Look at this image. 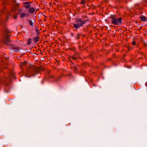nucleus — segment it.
I'll list each match as a JSON object with an SVG mask.
<instances>
[{
	"instance_id": "f257e3e1",
	"label": "nucleus",
	"mask_w": 147,
	"mask_h": 147,
	"mask_svg": "<svg viewBox=\"0 0 147 147\" xmlns=\"http://www.w3.org/2000/svg\"><path fill=\"white\" fill-rule=\"evenodd\" d=\"M111 23L115 25H120L122 22V18H117L115 15H112L111 17Z\"/></svg>"
},
{
	"instance_id": "f03ea898",
	"label": "nucleus",
	"mask_w": 147,
	"mask_h": 147,
	"mask_svg": "<svg viewBox=\"0 0 147 147\" xmlns=\"http://www.w3.org/2000/svg\"><path fill=\"white\" fill-rule=\"evenodd\" d=\"M76 23L73 24L74 27L76 29L79 28L80 27L82 26L87 21L86 20H82L81 18L76 19Z\"/></svg>"
},
{
	"instance_id": "7ed1b4c3",
	"label": "nucleus",
	"mask_w": 147,
	"mask_h": 147,
	"mask_svg": "<svg viewBox=\"0 0 147 147\" xmlns=\"http://www.w3.org/2000/svg\"><path fill=\"white\" fill-rule=\"evenodd\" d=\"M27 70L28 72H34L35 74H36L39 72L40 69L34 65L29 64L28 67L27 68Z\"/></svg>"
},
{
	"instance_id": "20e7f679",
	"label": "nucleus",
	"mask_w": 147,
	"mask_h": 147,
	"mask_svg": "<svg viewBox=\"0 0 147 147\" xmlns=\"http://www.w3.org/2000/svg\"><path fill=\"white\" fill-rule=\"evenodd\" d=\"M7 32H6V36L4 39V42L5 44L11 46H13V41H11L9 39V35L7 34Z\"/></svg>"
},
{
	"instance_id": "39448f33",
	"label": "nucleus",
	"mask_w": 147,
	"mask_h": 147,
	"mask_svg": "<svg viewBox=\"0 0 147 147\" xmlns=\"http://www.w3.org/2000/svg\"><path fill=\"white\" fill-rule=\"evenodd\" d=\"M24 5H25L24 7L26 9H28L30 7V3L28 2H26L23 3Z\"/></svg>"
},
{
	"instance_id": "423d86ee",
	"label": "nucleus",
	"mask_w": 147,
	"mask_h": 147,
	"mask_svg": "<svg viewBox=\"0 0 147 147\" xmlns=\"http://www.w3.org/2000/svg\"><path fill=\"white\" fill-rule=\"evenodd\" d=\"M36 9V7H30L28 9V12L29 13L33 14L34 13Z\"/></svg>"
},
{
	"instance_id": "0eeeda50",
	"label": "nucleus",
	"mask_w": 147,
	"mask_h": 147,
	"mask_svg": "<svg viewBox=\"0 0 147 147\" xmlns=\"http://www.w3.org/2000/svg\"><path fill=\"white\" fill-rule=\"evenodd\" d=\"M28 22V23L30 25L32 26H33L34 25V21L33 19H31L30 20H27Z\"/></svg>"
},
{
	"instance_id": "6e6552de",
	"label": "nucleus",
	"mask_w": 147,
	"mask_h": 147,
	"mask_svg": "<svg viewBox=\"0 0 147 147\" xmlns=\"http://www.w3.org/2000/svg\"><path fill=\"white\" fill-rule=\"evenodd\" d=\"M28 16V14L26 13L25 12H24L20 13V17L21 18H23L24 17H25L26 16Z\"/></svg>"
},
{
	"instance_id": "1a4fd4ad",
	"label": "nucleus",
	"mask_w": 147,
	"mask_h": 147,
	"mask_svg": "<svg viewBox=\"0 0 147 147\" xmlns=\"http://www.w3.org/2000/svg\"><path fill=\"white\" fill-rule=\"evenodd\" d=\"M40 38L38 36H35L32 38V40H34L35 43H36L39 40Z\"/></svg>"
},
{
	"instance_id": "9d476101",
	"label": "nucleus",
	"mask_w": 147,
	"mask_h": 147,
	"mask_svg": "<svg viewBox=\"0 0 147 147\" xmlns=\"http://www.w3.org/2000/svg\"><path fill=\"white\" fill-rule=\"evenodd\" d=\"M140 18L143 22H145L147 20V18L144 16H142L140 17Z\"/></svg>"
},
{
	"instance_id": "9b49d317",
	"label": "nucleus",
	"mask_w": 147,
	"mask_h": 147,
	"mask_svg": "<svg viewBox=\"0 0 147 147\" xmlns=\"http://www.w3.org/2000/svg\"><path fill=\"white\" fill-rule=\"evenodd\" d=\"M12 48L15 51H17L19 50V48L16 46H14Z\"/></svg>"
},
{
	"instance_id": "f8f14e48",
	"label": "nucleus",
	"mask_w": 147,
	"mask_h": 147,
	"mask_svg": "<svg viewBox=\"0 0 147 147\" xmlns=\"http://www.w3.org/2000/svg\"><path fill=\"white\" fill-rule=\"evenodd\" d=\"M32 39L31 38H29L28 40V41L27 42V44L28 45H30L32 43Z\"/></svg>"
},
{
	"instance_id": "ddd939ff",
	"label": "nucleus",
	"mask_w": 147,
	"mask_h": 147,
	"mask_svg": "<svg viewBox=\"0 0 147 147\" xmlns=\"http://www.w3.org/2000/svg\"><path fill=\"white\" fill-rule=\"evenodd\" d=\"M26 63H27V65L28 64V63L27 61H24L23 62H22L21 64V66H24L26 64Z\"/></svg>"
},
{
	"instance_id": "4468645a",
	"label": "nucleus",
	"mask_w": 147,
	"mask_h": 147,
	"mask_svg": "<svg viewBox=\"0 0 147 147\" xmlns=\"http://www.w3.org/2000/svg\"><path fill=\"white\" fill-rule=\"evenodd\" d=\"M10 76L13 78H15V76L13 73L10 74Z\"/></svg>"
},
{
	"instance_id": "2eb2a0df",
	"label": "nucleus",
	"mask_w": 147,
	"mask_h": 147,
	"mask_svg": "<svg viewBox=\"0 0 147 147\" xmlns=\"http://www.w3.org/2000/svg\"><path fill=\"white\" fill-rule=\"evenodd\" d=\"M81 3L82 4H84L85 3V0H82L81 2Z\"/></svg>"
},
{
	"instance_id": "dca6fc26",
	"label": "nucleus",
	"mask_w": 147,
	"mask_h": 147,
	"mask_svg": "<svg viewBox=\"0 0 147 147\" xmlns=\"http://www.w3.org/2000/svg\"><path fill=\"white\" fill-rule=\"evenodd\" d=\"M131 44H132L134 46L136 45V42L134 41H133L132 43H131Z\"/></svg>"
},
{
	"instance_id": "f3484780",
	"label": "nucleus",
	"mask_w": 147,
	"mask_h": 147,
	"mask_svg": "<svg viewBox=\"0 0 147 147\" xmlns=\"http://www.w3.org/2000/svg\"><path fill=\"white\" fill-rule=\"evenodd\" d=\"M71 58L73 60H75L76 59V58L75 57L73 56Z\"/></svg>"
},
{
	"instance_id": "a211bd4d",
	"label": "nucleus",
	"mask_w": 147,
	"mask_h": 147,
	"mask_svg": "<svg viewBox=\"0 0 147 147\" xmlns=\"http://www.w3.org/2000/svg\"><path fill=\"white\" fill-rule=\"evenodd\" d=\"M13 18L14 19H17V16H14L13 17Z\"/></svg>"
},
{
	"instance_id": "6ab92c4d",
	"label": "nucleus",
	"mask_w": 147,
	"mask_h": 147,
	"mask_svg": "<svg viewBox=\"0 0 147 147\" xmlns=\"http://www.w3.org/2000/svg\"><path fill=\"white\" fill-rule=\"evenodd\" d=\"M3 9H1V11H3Z\"/></svg>"
}]
</instances>
